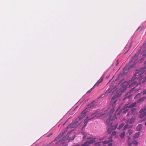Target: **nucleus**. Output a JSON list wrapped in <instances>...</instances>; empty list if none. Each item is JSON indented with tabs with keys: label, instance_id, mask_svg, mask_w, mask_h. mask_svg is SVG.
<instances>
[{
	"label": "nucleus",
	"instance_id": "nucleus-39",
	"mask_svg": "<svg viewBox=\"0 0 146 146\" xmlns=\"http://www.w3.org/2000/svg\"><path fill=\"white\" fill-rule=\"evenodd\" d=\"M93 88H92L90 90H88L86 93V94H89L90 93L92 90L93 89Z\"/></svg>",
	"mask_w": 146,
	"mask_h": 146
},
{
	"label": "nucleus",
	"instance_id": "nucleus-51",
	"mask_svg": "<svg viewBox=\"0 0 146 146\" xmlns=\"http://www.w3.org/2000/svg\"><path fill=\"white\" fill-rule=\"evenodd\" d=\"M122 81H122V80H121V81L119 82H120V83H121V82Z\"/></svg>",
	"mask_w": 146,
	"mask_h": 146
},
{
	"label": "nucleus",
	"instance_id": "nucleus-42",
	"mask_svg": "<svg viewBox=\"0 0 146 146\" xmlns=\"http://www.w3.org/2000/svg\"><path fill=\"white\" fill-rule=\"evenodd\" d=\"M131 96H132V95L131 94H130L129 96H127L126 97V98H129Z\"/></svg>",
	"mask_w": 146,
	"mask_h": 146
},
{
	"label": "nucleus",
	"instance_id": "nucleus-15",
	"mask_svg": "<svg viewBox=\"0 0 146 146\" xmlns=\"http://www.w3.org/2000/svg\"><path fill=\"white\" fill-rule=\"evenodd\" d=\"M112 141V140L111 139H110L107 141L106 140L104 141H102V143L103 144H105L106 143H109L111 142Z\"/></svg>",
	"mask_w": 146,
	"mask_h": 146
},
{
	"label": "nucleus",
	"instance_id": "nucleus-24",
	"mask_svg": "<svg viewBox=\"0 0 146 146\" xmlns=\"http://www.w3.org/2000/svg\"><path fill=\"white\" fill-rule=\"evenodd\" d=\"M133 133V131L132 130L129 129L127 131L126 133L127 134H129V135H130Z\"/></svg>",
	"mask_w": 146,
	"mask_h": 146
},
{
	"label": "nucleus",
	"instance_id": "nucleus-16",
	"mask_svg": "<svg viewBox=\"0 0 146 146\" xmlns=\"http://www.w3.org/2000/svg\"><path fill=\"white\" fill-rule=\"evenodd\" d=\"M89 139H91L89 141H88L89 143V145L90 144L93 143L95 142L94 140L96 139V138L92 139L91 138H90Z\"/></svg>",
	"mask_w": 146,
	"mask_h": 146
},
{
	"label": "nucleus",
	"instance_id": "nucleus-58",
	"mask_svg": "<svg viewBox=\"0 0 146 146\" xmlns=\"http://www.w3.org/2000/svg\"><path fill=\"white\" fill-rule=\"evenodd\" d=\"M113 90L112 91V92H113L114 91V90Z\"/></svg>",
	"mask_w": 146,
	"mask_h": 146
},
{
	"label": "nucleus",
	"instance_id": "nucleus-20",
	"mask_svg": "<svg viewBox=\"0 0 146 146\" xmlns=\"http://www.w3.org/2000/svg\"><path fill=\"white\" fill-rule=\"evenodd\" d=\"M125 134V131H123L120 135V137L121 139H123L124 138Z\"/></svg>",
	"mask_w": 146,
	"mask_h": 146
},
{
	"label": "nucleus",
	"instance_id": "nucleus-48",
	"mask_svg": "<svg viewBox=\"0 0 146 146\" xmlns=\"http://www.w3.org/2000/svg\"><path fill=\"white\" fill-rule=\"evenodd\" d=\"M131 139V138L130 137H128V141H129V140L130 139Z\"/></svg>",
	"mask_w": 146,
	"mask_h": 146
},
{
	"label": "nucleus",
	"instance_id": "nucleus-62",
	"mask_svg": "<svg viewBox=\"0 0 146 146\" xmlns=\"http://www.w3.org/2000/svg\"><path fill=\"white\" fill-rule=\"evenodd\" d=\"M126 52H125V54H126Z\"/></svg>",
	"mask_w": 146,
	"mask_h": 146
},
{
	"label": "nucleus",
	"instance_id": "nucleus-1",
	"mask_svg": "<svg viewBox=\"0 0 146 146\" xmlns=\"http://www.w3.org/2000/svg\"><path fill=\"white\" fill-rule=\"evenodd\" d=\"M145 68H142L141 69V72L140 74L139 73H135L134 75V76L128 82H127V84L129 87L130 88L132 86L133 87L135 85L137 84V86L141 84V81L143 79V76L142 75L145 72L144 70Z\"/></svg>",
	"mask_w": 146,
	"mask_h": 146
},
{
	"label": "nucleus",
	"instance_id": "nucleus-5",
	"mask_svg": "<svg viewBox=\"0 0 146 146\" xmlns=\"http://www.w3.org/2000/svg\"><path fill=\"white\" fill-rule=\"evenodd\" d=\"M104 115V114H102L101 115H100L99 116H97L96 115H95L94 117H92V118L90 119H88V117H86V119H85L84 122V124H85V125L83 127V128L85 127L86 125L87 124V123L88 122L89 120H91L94 117H97V118H98V117H99L102 116Z\"/></svg>",
	"mask_w": 146,
	"mask_h": 146
},
{
	"label": "nucleus",
	"instance_id": "nucleus-31",
	"mask_svg": "<svg viewBox=\"0 0 146 146\" xmlns=\"http://www.w3.org/2000/svg\"><path fill=\"white\" fill-rule=\"evenodd\" d=\"M136 108H134L132 109L131 110V111L132 113H133L134 112L136 111Z\"/></svg>",
	"mask_w": 146,
	"mask_h": 146
},
{
	"label": "nucleus",
	"instance_id": "nucleus-29",
	"mask_svg": "<svg viewBox=\"0 0 146 146\" xmlns=\"http://www.w3.org/2000/svg\"><path fill=\"white\" fill-rule=\"evenodd\" d=\"M124 72L125 73H127L129 71V69H127V67H125L124 69Z\"/></svg>",
	"mask_w": 146,
	"mask_h": 146
},
{
	"label": "nucleus",
	"instance_id": "nucleus-19",
	"mask_svg": "<svg viewBox=\"0 0 146 146\" xmlns=\"http://www.w3.org/2000/svg\"><path fill=\"white\" fill-rule=\"evenodd\" d=\"M94 101L92 102L91 103L89 104L88 105V106L89 108H91L94 106Z\"/></svg>",
	"mask_w": 146,
	"mask_h": 146
},
{
	"label": "nucleus",
	"instance_id": "nucleus-60",
	"mask_svg": "<svg viewBox=\"0 0 146 146\" xmlns=\"http://www.w3.org/2000/svg\"><path fill=\"white\" fill-rule=\"evenodd\" d=\"M126 52H125V54H126Z\"/></svg>",
	"mask_w": 146,
	"mask_h": 146
},
{
	"label": "nucleus",
	"instance_id": "nucleus-49",
	"mask_svg": "<svg viewBox=\"0 0 146 146\" xmlns=\"http://www.w3.org/2000/svg\"><path fill=\"white\" fill-rule=\"evenodd\" d=\"M140 27H139V28L137 30V31L138 30H139L140 29Z\"/></svg>",
	"mask_w": 146,
	"mask_h": 146
},
{
	"label": "nucleus",
	"instance_id": "nucleus-40",
	"mask_svg": "<svg viewBox=\"0 0 146 146\" xmlns=\"http://www.w3.org/2000/svg\"><path fill=\"white\" fill-rule=\"evenodd\" d=\"M97 113H98V112L96 111L95 113H92L91 115L92 116V115H94L95 114H97Z\"/></svg>",
	"mask_w": 146,
	"mask_h": 146
},
{
	"label": "nucleus",
	"instance_id": "nucleus-9",
	"mask_svg": "<svg viewBox=\"0 0 146 146\" xmlns=\"http://www.w3.org/2000/svg\"><path fill=\"white\" fill-rule=\"evenodd\" d=\"M128 105V107L129 108H131L134 107H136L137 106V103L135 102H134L131 104H128L127 105Z\"/></svg>",
	"mask_w": 146,
	"mask_h": 146
},
{
	"label": "nucleus",
	"instance_id": "nucleus-52",
	"mask_svg": "<svg viewBox=\"0 0 146 146\" xmlns=\"http://www.w3.org/2000/svg\"><path fill=\"white\" fill-rule=\"evenodd\" d=\"M103 139H104L103 138H102V139H101L100 140V141H101V140H103Z\"/></svg>",
	"mask_w": 146,
	"mask_h": 146
},
{
	"label": "nucleus",
	"instance_id": "nucleus-21",
	"mask_svg": "<svg viewBox=\"0 0 146 146\" xmlns=\"http://www.w3.org/2000/svg\"><path fill=\"white\" fill-rule=\"evenodd\" d=\"M135 118L134 117H132L129 120V123H133L135 121Z\"/></svg>",
	"mask_w": 146,
	"mask_h": 146
},
{
	"label": "nucleus",
	"instance_id": "nucleus-53",
	"mask_svg": "<svg viewBox=\"0 0 146 146\" xmlns=\"http://www.w3.org/2000/svg\"><path fill=\"white\" fill-rule=\"evenodd\" d=\"M132 62V61H131L130 62V63L131 64V62Z\"/></svg>",
	"mask_w": 146,
	"mask_h": 146
},
{
	"label": "nucleus",
	"instance_id": "nucleus-57",
	"mask_svg": "<svg viewBox=\"0 0 146 146\" xmlns=\"http://www.w3.org/2000/svg\"><path fill=\"white\" fill-rule=\"evenodd\" d=\"M142 30V29H141L140 30V31H141V30Z\"/></svg>",
	"mask_w": 146,
	"mask_h": 146
},
{
	"label": "nucleus",
	"instance_id": "nucleus-41",
	"mask_svg": "<svg viewBox=\"0 0 146 146\" xmlns=\"http://www.w3.org/2000/svg\"><path fill=\"white\" fill-rule=\"evenodd\" d=\"M114 109L113 108L111 110L110 112L111 113H113L114 112Z\"/></svg>",
	"mask_w": 146,
	"mask_h": 146
},
{
	"label": "nucleus",
	"instance_id": "nucleus-37",
	"mask_svg": "<svg viewBox=\"0 0 146 146\" xmlns=\"http://www.w3.org/2000/svg\"><path fill=\"white\" fill-rule=\"evenodd\" d=\"M84 118V117H82V116L81 115L80 116H79L78 118L80 120H81L82 119H83Z\"/></svg>",
	"mask_w": 146,
	"mask_h": 146
},
{
	"label": "nucleus",
	"instance_id": "nucleus-46",
	"mask_svg": "<svg viewBox=\"0 0 146 146\" xmlns=\"http://www.w3.org/2000/svg\"><path fill=\"white\" fill-rule=\"evenodd\" d=\"M112 143H110L109 144H108V145L109 146H111L112 145Z\"/></svg>",
	"mask_w": 146,
	"mask_h": 146
},
{
	"label": "nucleus",
	"instance_id": "nucleus-33",
	"mask_svg": "<svg viewBox=\"0 0 146 146\" xmlns=\"http://www.w3.org/2000/svg\"><path fill=\"white\" fill-rule=\"evenodd\" d=\"M81 133L82 134L84 135V137H83V139H85L86 137V135H84V134H85L84 133V132H82Z\"/></svg>",
	"mask_w": 146,
	"mask_h": 146
},
{
	"label": "nucleus",
	"instance_id": "nucleus-32",
	"mask_svg": "<svg viewBox=\"0 0 146 146\" xmlns=\"http://www.w3.org/2000/svg\"><path fill=\"white\" fill-rule=\"evenodd\" d=\"M128 126H129V125L128 124H126L124 126V129H127L128 128Z\"/></svg>",
	"mask_w": 146,
	"mask_h": 146
},
{
	"label": "nucleus",
	"instance_id": "nucleus-4",
	"mask_svg": "<svg viewBox=\"0 0 146 146\" xmlns=\"http://www.w3.org/2000/svg\"><path fill=\"white\" fill-rule=\"evenodd\" d=\"M146 107L142 108L139 111L140 114L139 115V117L142 118L146 115Z\"/></svg>",
	"mask_w": 146,
	"mask_h": 146
},
{
	"label": "nucleus",
	"instance_id": "nucleus-18",
	"mask_svg": "<svg viewBox=\"0 0 146 146\" xmlns=\"http://www.w3.org/2000/svg\"><path fill=\"white\" fill-rule=\"evenodd\" d=\"M140 132H138L136 133L134 136V138L135 139L138 138L140 135Z\"/></svg>",
	"mask_w": 146,
	"mask_h": 146
},
{
	"label": "nucleus",
	"instance_id": "nucleus-38",
	"mask_svg": "<svg viewBox=\"0 0 146 146\" xmlns=\"http://www.w3.org/2000/svg\"><path fill=\"white\" fill-rule=\"evenodd\" d=\"M142 92V94H143V95H144L146 94V90H144Z\"/></svg>",
	"mask_w": 146,
	"mask_h": 146
},
{
	"label": "nucleus",
	"instance_id": "nucleus-25",
	"mask_svg": "<svg viewBox=\"0 0 146 146\" xmlns=\"http://www.w3.org/2000/svg\"><path fill=\"white\" fill-rule=\"evenodd\" d=\"M90 145L88 141H86L81 146H89Z\"/></svg>",
	"mask_w": 146,
	"mask_h": 146
},
{
	"label": "nucleus",
	"instance_id": "nucleus-34",
	"mask_svg": "<svg viewBox=\"0 0 146 146\" xmlns=\"http://www.w3.org/2000/svg\"><path fill=\"white\" fill-rule=\"evenodd\" d=\"M116 132L115 131H113L112 132V134H111V136H114L116 135Z\"/></svg>",
	"mask_w": 146,
	"mask_h": 146
},
{
	"label": "nucleus",
	"instance_id": "nucleus-45",
	"mask_svg": "<svg viewBox=\"0 0 146 146\" xmlns=\"http://www.w3.org/2000/svg\"><path fill=\"white\" fill-rule=\"evenodd\" d=\"M133 67V65H131L129 67V68H132Z\"/></svg>",
	"mask_w": 146,
	"mask_h": 146
},
{
	"label": "nucleus",
	"instance_id": "nucleus-3",
	"mask_svg": "<svg viewBox=\"0 0 146 146\" xmlns=\"http://www.w3.org/2000/svg\"><path fill=\"white\" fill-rule=\"evenodd\" d=\"M127 85V84L126 81L122 83L121 84V87L119 89L120 91L122 92H125L127 88L129 87Z\"/></svg>",
	"mask_w": 146,
	"mask_h": 146
},
{
	"label": "nucleus",
	"instance_id": "nucleus-23",
	"mask_svg": "<svg viewBox=\"0 0 146 146\" xmlns=\"http://www.w3.org/2000/svg\"><path fill=\"white\" fill-rule=\"evenodd\" d=\"M142 94V92L139 93L137 94L134 98V99L139 98Z\"/></svg>",
	"mask_w": 146,
	"mask_h": 146
},
{
	"label": "nucleus",
	"instance_id": "nucleus-56",
	"mask_svg": "<svg viewBox=\"0 0 146 146\" xmlns=\"http://www.w3.org/2000/svg\"><path fill=\"white\" fill-rule=\"evenodd\" d=\"M129 49H130V48H129V49H128V50L126 52H128V50H129Z\"/></svg>",
	"mask_w": 146,
	"mask_h": 146
},
{
	"label": "nucleus",
	"instance_id": "nucleus-63",
	"mask_svg": "<svg viewBox=\"0 0 146 146\" xmlns=\"http://www.w3.org/2000/svg\"><path fill=\"white\" fill-rule=\"evenodd\" d=\"M145 62H146V61Z\"/></svg>",
	"mask_w": 146,
	"mask_h": 146
},
{
	"label": "nucleus",
	"instance_id": "nucleus-59",
	"mask_svg": "<svg viewBox=\"0 0 146 146\" xmlns=\"http://www.w3.org/2000/svg\"><path fill=\"white\" fill-rule=\"evenodd\" d=\"M143 121V120H142V121H141H141Z\"/></svg>",
	"mask_w": 146,
	"mask_h": 146
},
{
	"label": "nucleus",
	"instance_id": "nucleus-10",
	"mask_svg": "<svg viewBox=\"0 0 146 146\" xmlns=\"http://www.w3.org/2000/svg\"><path fill=\"white\" fill-rule=\"evenodd\" d=\"M136 87H137V86H136V87H134L132 89H131V90L129 92V93H135V92H137L139 90V89L137 90V89L136 88Z\"/></svg>",
	"mask_w": 146,
	"mask_h": 146
},
{
	"label": "nucleus",
	"instance_id": "nucleus-44",
	"mask_svg": "<svg viewBox=\"0 0 146 146\" xmlns=\"http://www.w3.org/2000/svg\"><path fill=\"white\" fill-rule=\"evenodd\" d=\"M116 98V96H114L113 98H112V100H115V98Z\"/></svg>",
	"mask_w": 146,
	"mask_h": 146
},
{
	"label": "nucleus",
	"instance_id": "nucleus-7",
	"mask_svg": "<svg viewBox=\"0 0 146 146\" xmlns=\"http://www.w3.org/2000/svg\"><path fill=\"white\" fill-rule=\"evenodd\" d=\"M104 78V76H102L101 77L100 79L95 84L94 86L92 88H94L96 86H98L99 84L103 81Z\"/></svg>",
	"mask_w": 146,
	"mask_h": 146
},
{
	"label": "nucleus",
	"instance_id": "nucleus-13",
	"mask_svg": "<svg viewBox=\"0 0 146 146\" xmlns=\"http://www.w3.org/2000/svg\"><path fill=\"white\" fill-rule=\"evenodd\" d=\"M132 144H133L135 145H138V143L137 142L136 140H134L132 141L131 143H130L129 142H128V146H131Z\"/></svg>",
	"mask_w": 146,
	"mask_h": 146
},
{
	"label": "nucleus",
	"instance_id": "nucleus-6",
	"mask_svg": "<svg viewBox=\"0 0 146 146\" xmlns=\"http://www.w3.org/2000/svg\"><path fill=\"white\" fill-rule=\"evenodd\" d=\"M79 123H78V121H76L74 122L73 124H71L69 125L67 127V128L68 129L69 128H74L77 127Z\"/></svg>",
	"mask_w": 146,
	"mask_h": 146
},
{
	"label": "nucleus",
	"instance_id": "nucleus-12",
	"mask_svg": "<svg viewBox=\"0 0 146 146\" xmlns=\"http://www.w3.org/2000/svg\"><path fill=\"white\" fill-rule=\"evenodd\" d=\"M146 99V96L143 97L139 99L137 101V102L138 103H141L142 102L144 101Z\"/></svg>",
	"mask_w": 146,
	"mask_h": 146
},
{
	"label": "nucleus",
	"instance_id": "nucleus-61",
	"mask_svg": "<svg viewBox=\"0 0 146 146\" xmlns=\"http://www.w3.org/2000/svg\"><path fill=\"white\" fill-rule=\"evenodd\" d=\"M126 52H125V54H126Z\"/></svg>",
	"mask_w": 146,
	"mask_h": 146
},
{
	"label": "nucleus",
	"instance_id": "nucleus-17",
	"mask_svg": "<svg viewBox=\"0 0 146 146\" xmlns=\"http://www.w3.org/2000/svg\"><path fill=\"white\" fill-rule=\"evenodd\" d=\"M87 111H86V110H84L81 113V115L82 116V117H84Z\"/></svg>",
	"mask_w": 146,
	"mask_h": 146
},
{
	"label": "nucleus",
	"instance_id": "nucleus-11",
	"mask_svg": "<svg viewBox=\"0 0 146 146\" xmlns=\"http://www.w3.org/2000/svg\"><path fill=\"white\" fill-rule=\"evenodd\" d=\"M70 133H68V134L67 135L66 137H64L62 139L61 141H62V143L64 144V143L65 141H64V139H67L69 137V135L70 134Z\"/></svg>",
	"mask_w": 146,
	"mask_h": 146
},
{
	"label": "nucleus",
	"instance_id": "nucleus-54",
	"mask_svg": "<svg viewBox=\"0 0 146 146\" xmlns=\"http://www.w3.org/2000/svg\"><path fill=\"white\" fill-rule=\"evenodd\" d=\"M129 115V113H128L127 115Z\"/></svg>",
	"mask_w": 146,
	"mask_h": 146
},
{
	"label": "nucleus",
	"instance_id": "nucleus-36",
	"mask_svg": "<svg viewBox=\"0 0 146 146\" xmlns=\"http://www.w3.org/2000/svg\"><path fill=\"white\" fill-rule=\"evenodd\" d=\"M143 56H146V50H145L143 52Z\"/></svg>",
	"mask_w": 146,
	"mask_h": 146
},
{
	"label": "nucleus",
	"instance_id": "nucleus-47",
	"mask_svg": "<svg viewBox=\"0 0 146 146\" xmlns=\"http://www.w3.org/2000/svg\"><path fill=\"white\" fill-rule=\"evenodd\" d=\"M65 133V131L63 132L62 134V136Z\"/></svg>",
	"mask_w": 146,
	"mask_h": 146
},
{
	"label": "nucleus",
	"instance_id": "nucleus-2",
	"mask_svg": "<svg viewBox=\"0 0 146 146\" xmlns=\"http://www.w3.org/2000/svg\"><path fill=\"white\" fill-rule=\"evenodd\" d=\"M106 121L109 127L108 129L107 132L108 134H110L116 128L117 125V124H116L115 125L113 124L111 120V116L109 117V118L107 119Z\"/></svg>",
	"mask_w": 146,
	"mask_h": 146
},
{
	"label": "nucleus",
	"instance_id": "nucleus-55",
	"mask_svg": "<svg viewBox=\"0 0 146 146\" xmlns=\"http://www.w3.org/2000/svg\"><path fill=\"white\" fill-rule=\"evenodd\" d=\"M145 125H146V121L145 123Z\"/></svg>",
	"mask_w": 146,
	"mask_h": 146
},
{
	"label": "nucleus",
	"instance_id": "nucleus-50",
	"mask_svg": "<svg viewBox=\"0 0 146 146\" xmlns=\"http://www.w3.org/2000/svg\"><path fill=\"white\" fill-rule=\"evenodd\" d=\"M50 135H47V137H49Z\"/></svg>",
	"mask_w": 146,
	"mask_h": 146
},
{
	"label": "nucleus",
	"instance_id": "nucleus-27",
	"mask_svg": "<svg viewBox=\"0 0 146 146\" xmlns=\"http://www.w3.org/2000/svg\"><path fill=\"white\" fill-rule=\"evenodd\" d=\"M101 142H97L95 143L94 146H100L101 145Z\"/></svg>",
	"mask_w": 146,
	"mask_h": 146
},
{
	"label": "nucleus",
	"instance_id": "nucleus-64",
	"mask_svg": "<svg viewBox=\"0 0 146 146\" xmlns=\"http://www.w3.org/2000/svg\"><path fill=\"white\" fill-rule=\"evenodd\" d=\"M145 74H146V73H145Z\"/></svg>",
	"mask_w": 146,
	"mask_h": 146
},
{
	"label": "nucleus",
	"instance_id": "nucleus-8",
	"mask_svg": "<svg viewBox=\"0 0 146 146\" xmlns=\"http://www.w3.org/2000/svg\"><path fill=\"white\" fill-rule=\"evenodd\" d=\"M129 108L128 105H125L122 108L123 110H124L123 113H125L127 112L129 110Z\"/></svg>",
	"mask_w": 146,
	"mask_h": 146
},
{
	"label": "nucleus",
	"instance_id": "nucleus-28",
	"mask_svg": "<svg viewBox=\"0 0 146 146\" xmlns=\"http://www.w3.org/2000/svg\"><path fill=\"white\" fill-rule=\"evenodd\" d=\"M124 125V123H121L118 127L117 129H121V127H122Z\"/></svg>",
	"mask_w": 146,
	"mask_h": 146
},
{
	"label": "nucleus",
	"instance_id": "nucleus-26",
	"mask_svg": "<svg viewBox=\"0 0 146 146\" xmlns=\"http://www.w3.org/2000/svg\"><path fill=\"white\" fill-rule=\"evenodd\" d=\"M138 54V53H136L135 56L133 57V60H136L137 59Z\"/></svg>",
	"mask_w": 146,
	"mask_h": 146
},
{
	"label": "nucleus",
	"instance_id": "nucleus-43",
	"mask_svg": "<svg viewBox=\"0 0 146 146\" xmlns=\"http://www.w3.org/2000/svg\"><path fill=\"white\" fill-rule=\"evenodd\" d=\"M122 112V110H120L118 113H117L119 115L120 113Z\"/></svg>",
	"mask_w": 146,
	"mask_h": 146
},
{
	"label": "nucleus",
	"instance_id": "nucleus-30",
	"mask_svg": "<svg viewBox=\"0 0 146 146\" xmlns=\"http://www.w3.org/2000/svg\"><path fill=\"white\" fill-rule=\"evenodd\" d=\"M146 82V77H145L143 79V81H141V84L142 83H144L145 82Z\"/></svg>",
	"mask_w": 146,
	"mask_h": 146
},
{
	"label": "nucleus",
	"instance_id": "nucleus-35",
	"mask_svg": "<svg viewBox=\"0 0 146 146\" xmlns=\"http://www.w3.org/2000/svg\"><path fill=\"white\" fill-rule=\"evenodd\" d=\"M116 114H115L113 117H112V120H114L115 119H116L117 118V117H116Z\"/></svg>",
	"mask_w": 146,
	"mask_h": 146
},
{
	"label": "nucleus",
	"instance_id": "nucleus-14",
	"mask_svg": "<svg viewBox=\"0 0 146 146\" xmlns=\"http://www.w3.org/2000/svg\"><path fill=\"white\" fill-rule=\"evenodd\" d=\"M142 128V125L141 124H139L136 127V129L138 131H140Z\"/></svg>",
	"mask_w": 146,
	"mask_h": 146
},
{
	"label": "nucleus",
	"instance_id": "nucleus-22",
	"mask_svg": "<svg viewBox=\"0 0 146 146\" xmlns=\"http://www.w3.org/2000/svg\"><path fill=\"white\" fill-rule=\"evenodd\" d=\"M113 86H111L110 88L106 92V93L108 92V93H109L111 92H112V90L113 89Z\"/></svg>",
	"mask_w": 146,
	"mask_h": 146
}]
</instances>
